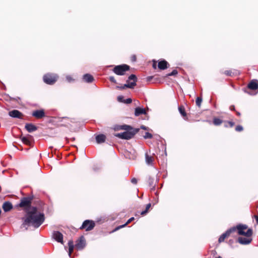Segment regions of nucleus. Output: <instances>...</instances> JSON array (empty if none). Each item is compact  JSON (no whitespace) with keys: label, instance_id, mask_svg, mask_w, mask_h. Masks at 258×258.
<instances>
[{"label":"nucleus","instance_id":"41","mask_svg":"<svg viewBox=\"0 0 258 258\" xmlns=\"http://www.w3.org/2000/svg\"><path fill=\"white\" fill-rule=\"evenodd\" d=\"M135 219L134 217H131L130 218L127 222L125 223L126 225L131 223L132 221H133Z\"/></svg>","mask_w":258,"mask_h":258},{"label":"nucleus","instance_id":"15","mask_svg":"<svg viewBox=\"0 0 258 258\" xmlns=\"http://www.w3.org/2000/svg\"><path fill=\"white\" fill-rule=\"evenodd\" d=\"M135 86V81L131 82L130 84H125L123 86H117L116 87L117 89L122 90L124 89L125 88H128L131 89H133Z\"/></svg>","mask_w":258,"mask_h":258},{"label":"nucleus","instance_id":"25","mask_svg":"<svg viewBox=\"0 0 258 258\" xmlns=\"http://www.w3.org/2000/svg\"><path fill=\"white\" fill-rule=\"evenodd\" d=\"M148 182L149 185L151 187L152 189H153L155 188V183L154 182V178L149 177L148 178Z\"/></svg>","mask_w":258,"mask_h":258},{"label":"nucleus","instance_id":"24","mask_svg":"<svg viewBox=\"0 0 258 258\" xmlns=\"http://www.w3.org/2000/svg\"><path fill=\"white\" fill-rule=\"evenodd\" d=\"M68 246H69V255L71 257V253L73 252L74 248V242L72 240H70L68 242Z\"/></svg>","mask_w":258,"mask_h":258},{"label":"nucleus","instance_id":"21","mask_svg":"<svg viewBox=\"0 0 258 258\" xmlns=\"http://www.w3.org/2000/svg\"><path fill=\"white\" fill-rule=\"evenodd\" d=\"M106 136L103 134H100L96 137V141L98 144L104 143L105 141Z\"/></svg>","mask_w":258,"mask_h":258},{"label":"nucleus","instance_id":"49","mask_svg":"<svg viewBox=\"0 0 258 258\" xmlns=\"http://www.w3.org/2000/svg\"><path fill=\"white\" fill-rule=\"evenodd\" d=\"M237 114L238 115H240V113H239V112H237Z\"/></svg>","mask_w":258,"mask_h":258},{"label":"nucleus","instance_id":"10","mask_svg":"<svg viewBox=\"0 0 258 258\" xmlns=\"http://www.w3.org/2000/svg\"><path fill=\"white\" fill-rule=\"evenodd\" d=\"M52 237L58 242L63 243V235L59 231H54Z\"/></svg>","mask_w":258,"mask_h":258},{"label":"nucleus","instance_id":"9","mask_svg":"<svg viewBox=\"0 0 258 258\" xmlns=\"http://www.w3.org/2000/svg\"><path fill=\"white\" fill-rule=\"evenodd\" d=\"M86 245V241L83 236H82L79 240L77 241L76 247L78 249H82Z\"/></svg>","mask_w":258,"mask_h":258},{"label":"nucleus","instance_id":"16","mask_svg":"<svg viewBox=\"0 0 258 258\" xmlns=\"http://www.w3.org/2000/svg\"><path fill=\"white\" fill-rule=\"evenodd\" d=\"M252 239L251 238H247L242 237H239L238 239V241L239 243L241 244H248L251 241Z\"/></svg>","mask_w":258,"mask_h":258},{"label":"nucleus","instance_id":"1","mask_svg":"<svg viewBox=\"0 0 258 258\" xmlns=\"http://www.w3.org/2000/svg\"><path fill=\"white\" fill-rule=\"evenodd\" d=\"M44 214L38 211L36 207H32L26 211V214L22 218V227L27 229L28 227L38 228L44 221Z\"/></svg>","mask_w":258,"mask_h":258},{"label":"nucleus","instance_id":"20","mask_svg":"<svg viewBox=\"0 0 258 258\" xmlns=\"http://www.w3.org/2000/svg\"><path fill=\"white\" fill-rule=\"evenodd\" d=\"M168 63L166 60H163L158 62V67L159 69L164 70L168 68Z\"/></svg>","mask_w":258,"mask_h":258},{"label":"nucleus","instance_id":"5","mask_svg":"<svg viewBox=\"0 0 258 258\" xmlns=\"http://www.w3.org/2000/svg\"><path fill=\"white\" fill-rule=\"evenodd\" d=\"M33 197H24L21 199V202L19 204V206L22 208H25V211L29 210L31 207H32L31 205Z\"/></svg>","mask_w":258,"mask_h":258},{"label":"nucleus","instance_id":"6","mask_svg":"<svg viewBox=\"0 0 258 258\" xmlns=\"http://www.w3.org/2000/svg\"><path fill=\"white\" fill-rule=\"evenodd\" d=\"M57 78L56 74H47L43 76V81L47 84L52 85L56 82Z\"/></svg>","mask_w":258,"mask_h":258},{"label":"nucleus","instance_id":"33","mask_svg":"<svg viewBox=\"0 0 258 258\" xmlns=\"http://www.w3.org/2000/svg\"><path fill=\"white\" fill-rule=\"evenodd\" d=\"M178 73L177 71L176 70H173L171 73H169L167 76H172L177 75Z\"/></svg>","mask_w":258,"mask_h":258},{"label":"nucleus","instance_id":"28","mask_svg":"<svg viewBox=\"0 0 258 258\" xmlns=\"http://www.w3.org/2000/svg\"><path fill=\"white\" fill-rule=\"evenodd\" d=\"M146 162L147 164L150 165L152 164L153 158L151 156H149L147 154H146Z\"/></svg>","mask_w":258,"mask_h":258},{"label":"nucleus","instance_id":"34","mask_svg":"<svg viewBox=\"0 0 258 258\" xmlns=\"http://www.w3.org/2000/svg\"><path fill=\"white\" fill-rule=\"evenodd\" d=\"M66 80L69 83H71L74 81V79L70 75H67L66 76Z\"/></svg>","mask_w":258,"mask_h":258},{"label":"nucleus","instance_id":"44","mask_svg":"<svg viewBox=\"0 0 258 258\" xmlns=\"http://www.w3.org/2000/svg\"><path fill=\"white\" fill-rule=\"evenodd\" d=\"M253 217L255 219L256 224H258V216L257 215H254Z\"/></svg>","mask_w":258,"mask_h":258},{"label":"nucleus","instance_id":"37","mask_svg":"<svg viewBox=\"0 0 258 258\" xmlns=\"http://www.w3.org/2000/svg\"><path fill=\"white\" fill-rule=\"evenodd\" d=\"M117 100L119 102H123V103L124 100L123 96H118L117 97Z\"/></svg>","mask_w":258,"mask_h":258},{"label":"nucleus","instance_id":"40","mask_svg":"<svg viewBox=\"0 0 258 258\" xmlns=\"http://www.w3.org/2000/svg\"><path fill=\"white\" fill-rule=\"evenodd\" d=\"M109 80L113 83H116V81L114 77L113 76H110L109 78Z\"/></svg>","mask_w":258,"mask_h":258},{"label":"nucleus","instance_id":"50","mask_svg":"<svg viewBox=\"0 0 258 258\" xmlns=\"http://www.w3.org/2000/svg\"><path fill=\"white\" fill-rule=\"evenodd\" d=\"M216 258H222L220 256L217 257H216Z\"/></svg>","mask_w":258,"mask_h":258},{"label":"nucleus","instance_id":"32","mask_svg":"<svg viewBox=\"0 0 258 258\" xmlns=\"http://www.w3.org/2000/svg\"><path fill=\"white\" fill-rule=\"evenodd\" d=\"M152 137H153L152 135L151 134H150V133H149V132H146L145 133V135L144 136V138L145 139H151Z\"/></svg>","mask_w":258,"mask_h":258},{"label":"nucleus","instance_id":"45","mask_svg":"<svg viewBox=\"0 0 258 258\" xmlns=\"http://www.w3.org/2000/svg\"><path fill=\"white\" fill-rule=\"evenodd\" d=\"M228 123L230 127H232L234 125V123L232 121H229Z\"/></svg>","mask_w":258,"mask_h":258},{"label":"nucleus","instance_id":"18","mask_svg":"<svg viewBox=\"0 0 258 258\" xmlns=\"http://www.w3.org/2000/svg\"><path fill=\"white\" fill-rule=\"evenodd\" d=\"M83 79L84 82L90 83L94 81L93 77L89 74H85L83 77Z\"/></svg>","mask_w":258,"mask_h":258},{"label":"nucleus","instance_id":"27","mask_svg":"<svg viewBox=\"0 0 258 258\" xmlns=\"http://www.w3.org/2000/svg\"><path fill=\"white\" fill-rule=\"evenodd\" d=\"M178 110L181 115L183 117H185L186 116V113L185 111V109L183 106H180L178 107Z\"/></svg>","mask_w":258,"mask_h":258},{"label":"nucleus","instance_id":"19","mask_svg":"<svg viewBox=\"0 0 258 258\" xmlns=\"http://www.w3.org/2000/svg\"><path fill=\"white\" fill-rule=\"evenodd\" d=\"M146 111L145 109L141 108V107H137L135 108V115L136 116H138L141 114H146Z\"/></svg>","mask_w":258,"mask_h":258},{"label":"nucleus","instance_id":"8","mask_svg":"<svg viewBox=\"0 0 258 258\" xmlns=\"http://www.w3.org/2000/svg\"><path fill=\"white\" fill-rule=\"evenodd\" d=\"M236 231V228L232 227L228 229L225 233H223L219 238L218 241L219 243L223 242L225 239L229 236L230 234Z\"/></svg>","mask_w":258,"mask_h":258},{"label":"nucleus","instance_id":"12","mask_svg":"<svg viewBox=\"0 0 258 258\" xmlns=\"http://www.w3.org/2000/svg\"><path fill=\"white\" fill-rule=\"evenodd\" d=\"M32 115L37 118H42L45 116V112L44 110H36L33 112Z\"/></svg>","mask_w":258,"mask_h":258},{"label":"nucleus","instance_id":"31","mask_svg":"<svg viewBox=\"0 0 258 258\" xmlns=\"http://www.w3.org/2000/svg\"><path fill=\"white\" fill-rule=\"evenodd\" d=\"M202 102V98L201 97H198L197 98L196 100V105L198 107H200Z\"/></svg>","mask_w":258,"mask_h":258},{"label":"nucleus","instance_id":"30","mask_svg":"<svg viewBox=\"0 0 258 258\" xmlns=\"http://www.w3.org/2000/svg\"><path fill=\"white\" fill-rule=\"evenodd\" d=\"M151 206V204L150 203L147 204L146 207V209L144 211H142L141 212V214L142 215H144L148 213V210L150 208Z\"/></svg>","mask_w":258,"mask_h":258},{"label":"nucleus","instance_id":"36","mask_svg":"<svg viewBox=\"0 0 258 258\" xmlns=\"http://www.w3.org/2000/svg\"><path fill=\"white\" fill-rule=\"evenodd\" d=\"M126 225H127L126 224V223H125V224H123V225H121L118 226H117V227H116V228H115V229L113 231H113H117V230H118L120 229V228H123V227H125Z\"/></svg>","mask_w":258,"mask_h":258},{"label":"nucleus","instance_id":"7","mask_svg":"<svg viewBox=\"0 0 258 258\" xmlns=\"http://www.w3.org/2000/svg\"><path fill=\"white\" fill-rule=\"evenodd\" d=\"M95 226V223L93 221L86 220L84 221L80 229H85L86 231H90Z\"/></svg>","mask_w":258,"mask_h":258},{"label":"nucleus","instance_id":"22","mask_svg":"<svg viewBox=\"0 0 258 258\" xmlns=\"http://www.w3.org/2000/svg\"><path fill=\"white\" fill-rule=\"evenodd\" d=\"M30 139H32V137L30 135L29 137H23L22 138V141L23 143L31 146L32 144V141Z\"/></svg>","mask_w":258,"mask_h":258},{"label":"nucleus","instance_id":"47","mask_svg":"<svg viewBox=\"0 0 258 258\" xmlns=\"http://www.w3.org/2000/svg\"><path fill=\"white\" fill-rule=\"evenodd\" d=\"M230 108V109L232 110H234L235 109L234 106H231Z\"/></svg>","mask_w":258,"mask_h":258},{"label":"nucleus","instance_id":"2","mask_svg":"<svg viewBox=\"0 0 258 258\" xmlns=\"http://www.w3.org/2000/svg\"><path fill=\"white\" fill-rule=\"evenodd\" d=\"M139 131V128H135L123 133H118L115 136L120 139L129 140L132 139Z\"/></svg>","mask_w":258,"mask_h":258},{"label":"nucleus","instance_id":"39","mask_svg":"<svg viewBox=\"0 0 258 258\" xmlns=\"http://www.w3.org/2000/svg\"><path fill=\"white\" fill-rule=\"evenodd\" d=\"M132 100L131 98H127L126 99H124L123 103L126 104H130L132 102Z\"/></svg>","mask_w":258,"mask_h":258},{"label":"nucleus","instance_id":"4","mask_svg":"<svg viewBox=\"0 0 258 258\" xmlns=\"http://www.w3.org/2000/svg\"><path fill=\"white\" fill-rule=\"evenodd\" d=\"M130 70V66L123 64L121 65L116 66L113 69V72L117 75L122 76L124 75L125 72Z\"/></svg>","mask_w":258,"mask_h":258},{"label":"nucleus","instance_id":"26","mask_svg":"<svg viewBox=\"0 0 258 258\" xmlns=\"http://www.w3.org/2000/svg\"><path fill=\"white\" fill-rule=\"evenodd\" d=\"M119 129L124 130L125 131H130V130H133L134 128H133L130 125L124 124V125H120L119 127Z\"/></svg>","mask_w":258,"mask_h":258},{"label":"nucleus","instance_id":"11","mask_svg":"<svg viewBox=\"0 0 258 258\" xmlns=\"http://www.w3.org/2000/svg\"><path fill=\"white\" fill-rule=\"evenodd\" d=\"M9 115L13 118H22V113L18 110H13L9 112Z\"/></svg>","mask_w":258,"mask_h":258},{"label":"nucleus","instance_id":"23","mask_svg":"<svg viewBox=\"0 0 258 258\" xmlns=\"http://www.w3.org/2000/svg\"><path fill=\"white\" fill-rule=\"evenodd\" d=\"M135 81V86L136 85V82L137 81V78L135 75L132 74L131 75L128 79L126 80V84H130L131 82Z\"/></svg>","mask_w":258,"mask_h":258},{"label":"nucleus","instance_id":"48","mask_svg":"<svg viewBox=\"0 0 258 258\" xmlns=\"http://www.w3.org/2000/svg\"><path fill=\"white\" fill-rule=\"evenodd\" d=\"M153 67L155 68H156V64L154 63L153 65Z\"/></svg>","mask_w":258,"mask_h":258},{"label":"nucleus","instance_id":"17","mask_svg":"<svg viewBox=\"0 0 258 258\" xmlns=\"http://www.w3.org/2000/svg\"><path fill=\"white\" fill-rule=\"evenodd\" d=\"M25 128L29 133H32L37 130V127L32 123H26Z\"/></svg>","mask_w":258,"mask_h":258},{"label":"nucleus","instance_id":"42","mask_svg":"<svg viewBox=\"0 0 258 258\" xmlns=\"http://www.w3.org/2000/svg\"><path fill=\"white\" fill-rule=\"evenodd\" d=\"M131 60L133 62H135L136 61V56L135 55H133L131 56Z\"/></svg>","mask_w":258,"mask_h":258},{"label":"nucleus","instance_id":"14","mask_svg":"<svg viewBox=\"0 0 258 258\" xmlns=\"http://www.w3.org/2000/svg\"><path fill=\"white\" fill-rule=\"evenodd\" d=\"M2 208L5 212H7L13 208V205L10 202H5L3 204Z\"/></svg>","mask_w":258,"mask_h":258},{"label":"nucleus","instance_id":"46","mask_svg":"<svg viewBox=\"0 0 258 258\" xmlns=\"http://www.w3.org/2000/svg\"><path fill=\"white\" fill-rule=\"evenodd\" d=\"M141 128L142 129L144 130H147L148 129V127H146V126H144V125H142V126H141Z\"/></svg>","mask_w":258,"mask_h":258},{"label":"nucleus","instance_id":"38","mask_svg":"<svg viewBox=\"0 0 258 258\" xmlns=\"http://www.w3.org/2000/svg\"><path fill=\"white\" fill-rule=\"evenodd\" d=\"M224 74L227 76H231L232 75V73L231 71H225L224 72Z\"/></svg>","mask_w":258,"mask_h":258},{"label":"nucleus","instance_id":"29","mask_svg":"<svg viewBox=\"0 0 258 258\" xmlns=\"http://www.w3.org/2000/svg\"><path fill=\"white\" fill-rule=\"evenodd\" d=\"M222 122V120L218 118H214L213 119V123L215 125H220Z\"/></svg>","mask_w":258,"mask_h":258},{"label":"nucleus","instance_id":"43","mask_svg":"<svg viewBox=\"0 0 258 258\" xmlns=\"http://www.w3.org/2000/svg\"><path fill=\"white\" fill-rule=\"evenodd\" d=\"M131 182L133 184H136L137 183V179L136 178H133L132 179Z\"/></svg>","mask_w":258,"mask_h":258},{"label":"nucleus","instance_id":"13","mask_svg":"<svg viewBox=\"0 0 258 258\" xmlns=\"http://www.w3.org/2000/svg\"><path fill=\"white\" fill-rule=\"evenodd\" d=\"M249 89L255 90L258 89V81L256 80H252L248 85Z\"/></svg>","mask_w":258,"mask_h":258},{"label":"nucleus","instance_id":"3","mask_svg":"<svg viewBox=\"0 0 258 258\" xmlns=\"http://www.w3.org/2000/svg\"><path fill=\"white\" fill-rule=\"evenodd\" d=\"M236 230L238 231V234L240 235H244L246 237H250L252 234V230L251 229H248L246 232H244V230L247 228V226L244 224H238L236 227Z\"/></svg>","mask_w":258,"mask_h":258},{"label":"nucleus","instance_id":"35","mask_svg":"<svg viewBox=\"0 0 258 258\" xmlns=\"http://www.w3.org/2000/svg\"><path fill=\"white\" fill-rule=\"evenodd\" d=\"M243 127L240 125H237L235 128V130L237 132H241V131H243Z\"/></svg>","mask_w":258,"mask_h":258}]
</instances>
